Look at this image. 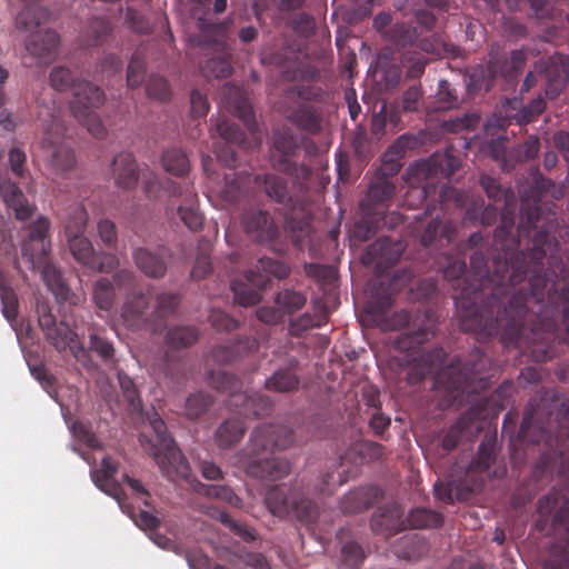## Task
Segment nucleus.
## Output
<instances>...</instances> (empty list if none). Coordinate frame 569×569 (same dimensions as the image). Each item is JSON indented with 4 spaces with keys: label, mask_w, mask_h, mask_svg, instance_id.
<instances>
[{
    "label": "nucleus",
    "mask_w": 569,
    "mask_h": 569,
    "mask_svg": "<svg viewBox=\"0 0 569 569\" xmlns=\"http://www.w3.org/2000/svg\"><path fill=\"white\" fill-rule=\"evenodd\" d=\"M487 197L503 202L505 211L493 233L491 266L481 251L465 258L443 254L440 268L452 282L457 315L465 331L483 340L496 335L533 361L545 362L569 343V267L563 263L556 236V211L542 202L552 181L541 176L523 190L518 236L515 226L516 194L499 181L481 174Z\"/></svg>",
    "instance_id": "obj_1"
},
{
    "label": "nucleus",
    "mask_w": 569,
    "mask_h": 569,
    "mask_svg": "<svg viewBox=\"0 0 569 569\" xmlns=\"http://www.w3.org/2000/svg\"><path fill=\"white\" fill-rule=\"evenodd\" d=\"M411 273L405 271V277L395 276L386 287L381 279L375 286L373 293L365 310V319L369 326L382 331L399 330L405 327L408 330L395 340V348L405 352L401 365H408L407 382L418 385L428 375H435V383L442 387L450 397L452 403L476 401L473 396L487 390L490 386L489 376L486 373L488 358L478 349H473L466 360L455 358L446 367H442L447 353L441 347L422 352L420 346L436 336L438 318L431 309L399 310L391 312L395 303V295Z\"/></svg>",
    "instance_id": "obj_2"
},
{
    "label": "nucleus",
    "mask_w": 569,
    "mask_h": 569,
    "mask_svg": "<svg viewBox=\"0 0 569 569\" xmlns=\"http://www.w3.org/2000/svg\"><path fill=\"white\" fill-rule=\"evenodd\" d=\"M545 408L530 401L527 405L518 436L511 441L512 457L518 446H543L542 458L546 467L557 468L558 473L569 478V400L561 402L552 418ZM536 527L540 531L551 530L558 542L547 561V569H569V495L552 490L537 503Z\"/></svg>",
    "instance_id": "obj_3"
},
{
    "label": "nucleus",
    "mask_w": 569,
    "mask_h": 569,
    "mask_svg": "<svg viewBox=\"0 0 569 569\" xmlns=\"http://www.w3.org/2000/svg\"><path fill=\"white\" fill-rule=\"evenodd\" d=\"M459 166L457 157L446 153L421 160L411 168V182L418 186L411 187L408 197L427 201L423 216L415 217L412 226L413 237L425 248L433 243H440V247L449 244L457 232V224L445 219L443 207L450 199H453L457 206H461L462 196L447 184H441L439 191L437 188L441 179H450Z\"/></svg>",
    "instance_id": "obj_4"
},
{
    "label": "nucleus",
    "mask_w": 569,
    "mask_h": 569,
    "mask_svg": "<svg viewBox=\"0 0 569 569\" xmlns=\"http://www.w3.org/2000/svg\"><path fill=\"white\" fill-rule=\"evenodd\" d=\"M112 280L114 289L130 291L121 307V317L129 327L148 328L156 333L166 326L167 319L180 305L178 293L161 291L153 296L154 306L149 312L150 299L147 293L134 290L137 276L132 270L119 269L113 273Z\"/></svg>",
    "instance_id": "obj_5"
},
{
    "label": "nucleus",
    "mask_w": 569,
    "mask_h": 569,
    "mask_svg": "<svg viewBox=\"0 0 569 569\" xmlns=\"http://www.w3.org/2000/svg\"><path fill=\"white\" fill-rule=\"evenodd\" d=\"M291 430L282 425L263 423L254 428L240 461L247 475L260 480L277 481L290 473V463L282 458L270 457L274 450L291 446Z\"/></svg>",
    "instance_id": "obj_6"
},
{
    "label": "nucleus",
    "mask_w": 569,
    "mask_h": 569,
    "mask_svg": "<svg viewBox=\"0 0 569 569\" xmlns=\"http://www.w3.org/2000/svg\"><path fill=\"white\" fill-rule=\"evenodd\" d=\"M50 84L57 91L72 89L73 100L70 109L73 117L96 138L107 136V129L93 111L104 102V92L87 80H77L72 71L66 67H54L50 72Z\"/></svg>",
    "instance_id": "obj_7"
},
{
    "label": "nucleus",
    "mask_w": 569,
    "mask_h": 569,
    "mask_svg": "<svg viewBox=\"0 0 569 569\" xmlns=\"http://www.w3.org/2000/svg\"><path fill=\"white\" fill-rule=\"evenodd\" d=\"M150 428L152 435L141 433L139 441L144 450L154 459L162 475L169 480L186 479L190 476V467L169 436L164 421L157 412L152 415Z\"/></svg>",
    "instance_id": "obj_8"
},
{
    "label": "nucleus",
    "mask_w": 569,
    "mask_h": 569,
    "mask_svg": "<svg viewBox=\"0 0 569 569\" xmlns=\"http://www.w3.org/2000/svg\"><path fill=\"white\" fill-rule=\"evenodd\" d=\"M253 182L271 201L282 206L291 229L299 231L307 229L310 223L307 199L309 190L300 191L293 181L292 186L289 187L283 177L273 172L256 174Z\"/></svg>",
    "instance_id": "obj_9"
},
{
    "label": "nucleus",
    "mask_w": 569,
    "mask_h": 569,
    "mask_svg": "<svg viewBox=\"0 0 569 569\" xmlns=\"http://www.w3.org/2000/svg\"><path fill=\"white\" fill-rule=\"evenodd\" d=\"M289 273L290 268L284 262L268 257L260 258L256 268L244 273V280H231L234 301L243 307L259 303L261 290L270 284L271 278L284 279Z\"/></svg>",
    "instance_id": "obj_10"
},
{
    "label": "nucleus",
    "mask_w": 569,
    "mask_h": 569,
    "mask_svg": "<svg viewBox=\"0 0 569 569\" xmlns=\"http://www.w3.org/2000/svg\"><path fill=\"white\" fill-rule=\"evenodd\" d=\"M300 144L292 134L279 132L274 136L270 157L271 167L293 179L300 191H306L310 188L312 170L309 166L298 162Z\"/></svg>",
    "instance_id": "obj_11"
},
{
    "label": "nucleus",
    "mask_w": 569,
    "mask_h": 569,
    "mask_svg": "<svg viewBox=\"0 0 569 569\" xmlns=\"http://www.w3.org/2000/svg\"><path fill=\"white\" fill-rule=\"evenodd\" d=\"M269 511L277 517L292 515L301 522L311 523L318 516V506L296 488L280 485L270 487L264 496Z\"/></svg>",
    "instance_id": "obj_12"
},
{
    "label": "nucleus",
    "mask_w": 569,
    "mask_h": 569,
    "mask_svg": "<svg viewBox=\"0 0 569 569\" xmlns=\"http://www.w3.org/2000/svg\"><path fill=\"white\" fill-rule=\"evenodd\" d=\"M506 472L505 463L498 458L497 436L487 433L467 468V477L472 482L469 490H479L486 479L501 478Z\"/></svg>",
    "instance_id": "obj_13"
},
{
    "label": "nucleus",
    "mask_w": 569,
    "mask_h": 569,
    "mask_svg": "<svg viewBox=\"0 0 569 569\" xmlns=\"http://www.w3.org/2000/svg\"><path fill=\"white\" fill-rule=\"evenodd\" d=\"M66 126L59 117H52L50 126L44 130L41 141L42 149L51 151L50 166L57 174L66 176L77 164L74 152L71 148L62 144Z\"/></svg>",
    "instance_id": "obj_14"
},
{
    "label": "nucleus",
    "mask_w": 569,
    "mask_h": 569,
    "mask_svg": "<svg viewBox=\"0 0 569 569\" xmlns=\"http://www.w3.org/2000/svg\"><path fill=\"white\" fill-rule=\"evenodd\" d=\"M39 326L44 333L47 341L60 353L69 351L74 358H81L86 351L77 332L67 322L56 321L50 311L39 315Z\"/></svg>",
    "instance_id": "obj_15"
},
{
    "label": "nucleus",
    "mask_w": 569,
    "mask_h": 569,
    "mask_svg": "<svg viewBox=\"0 0 569 569\" xmlns=\"http://www.w3.org/2000/svg\"><path fill=\"white\" fill-rule=\"evenodd\" d=\"M405 248V242L401 239L380 237L367 248L362 256V262L366 266H373L376 273L382 277L388 274V269L398 262Z\"/></svg>",
    "instance_id": "obj_16"
},
{
    "label": "nucleus",
    "mask_w": 569,
    "mask_h": 569,
    "mask_svg": "<svg viewBox=\"0 0 569 569\" xmlns=\"http://www.w3.org/2000/svg\"><path fill=\"white\" fill-rule=\"evenodd\" d=\"M535 72L546 80V96L556 99L569 82V57L556 53L541 58L535 64Z\"/></svg>",
    "instance_id": "obj_17"
},
{
    "label": "nucleus",
    "mask_w": 569,
    "mask_h": 569,
    "mask_svg": "<svg viewBox=\"0 0 569 569\" xmlns=\"http://www.w3.org/2000/svg\"><path fill=\"white\" fill-rule=\"evenodd\" d=\"M478 403L465 412L447 431L442 439V449L452 451L462 437H473L481 430L480 420L488 400L479 397Z\"/></svg>",
    "instance_id": "obj_18"
},
{
    "label": "nucleus",
    "mask_w": 569,
    "mask_h": 569,
    "mask_svg": "<svg viewBox=\"0 0 569 569\" xmlns=\"http://www.w3.org/2000/svg\"><path fill=\"white\" fill-rule=\"evenodd\" d=\"M170 197L181 200L177 208V214L182 223L191 231H198L203 226V214L199 209L197 192L191 188L183 189L174 181H168Z\"/></svg>",
    "instance_id": "obj_19"
},
{
    "label": "nucleus",
    "mask_w": 569,
    "mask_h": 569,
    "mask_svg": "<svg viewBox=\"0 0 569 569\" xmlns=\"http://www.w3.org/2000/svg\"><path fill=\"white\" fill-rule=\"evenodd\" d=\"M241 226L253 241L269 243L279 237V228L268 210H248L241 216Z\"/></svg>",
    "instance_id": "obj_20"
},
{
    "label": "nucleus",
    "mask_w": 569,
    "mask_h": 569,
    "mask_svg": "<svg viewBox=\"0 0 569 569\" xmlns=\"http://www.w3.org/2000/svg\"><path fill=\"white\" fill-rule=\"evenodd\" d=\"M216 129L226 143L223 147L216 148V154L226 167H234L237 163V154L231 144L243 147L246 143L244 132L237 123L227 119L218 120Z\"/></svg>",
    "instance_id": "obj_21"
},
{
    "label": "nucleus",
    "mask_w": 569,
    "mask_h": 569,
    "mask_svg": "<svg viewBox=\"0 0 569 569\" xmlns=\"http://www.w3.org/2000/svg\"><path fill=\"white\" fill-rule=\"evenodd\" d=\"M259 349V341L254 337L239 336L232 342L216 346L211 350V358L220 365H230L239 361Z\"/></svg>",
    "instance_id": "obj_22"
},
{
    "label": "nucleus",
    "mask_w": 569,
    "mask_h": 569,
    "mask_svg": "<svg viewBox=\"0 0 569 569\" xmlns=\"http://www.w3.org/2000/svg\"><path fill=\"white\" fill-rule=\"evenodd\" d=\"M362 211L363 217L355 223L352 230V237L361 242L373 237L381 227H392L401 221V217L396 212L386 214L383 211Z\"/></svg>",
    "instance_id": "obj_23"
},
{
    "label": "nucleus",
    "mask_w": 569,
    "mask_h": 569,
    "mask_svg": "<svg viewBox=\"0 0 569 569\" xmlns=\"http://www.w3.org/2000/svg\"><path fill=\"white\" fill-rule=\"evenodd\" d=\"M0 193L7 207L14 211L16 219L26 221L34 213L36 204L27 199L16 182L2 180L0 182Z\"/></svg>",
    "instance_id": "obj_24"
},
{
    "label": "nucleus",
    "mask_w": 569,
    "mask_h": 569,
    "mask_svg": "<svg viewBox=\"0 0 569 569\" xmlns=\"http://www.w3.org/2000/svg\"><path fill=\"white\" fill-rule=\"evenodd\" d=\"M403 510L397 503H389L379 508L371 518V529L376 533L393 535L407 529L402 519Z\"/></svg>",
    "instance_id": "obj_25"
},
{
    "label": "nucleus",
    "mask_w": 569,
    "mask_h": 569,
    "mask_svg": "<svg viewBox=\"0 0 569 569\" xmlns=\"http://www.w3.org/2000/svg\"><path fill=\"white\" fill-rule=\"evenodd\" d=\"M381 497L382 491L377 486H362L345 495L340 508L347 515L359 513L371 508Z\"/></svg>",
    "instance_id": "obj_26"
},
{
    "label": "nucleus",
    "mask_w": 569,
    "mask_h": 569,
    "mask_svg": "<svg viewBox=\"0 0 569 569\" xmlns=\"http://www.w3.org/2000/svg\"><path fill=\"white\" fill-rule=\"evenodd\" d=\"M132 259L137 268L149 278L161 279L167 272L164 248L157 251L143 247L136 248L132 251Z\"/></svg>",
    "instance_id": "obj_27"
},
{
    "label": "nucleus",
    "mask_w": 569,
    "mask_h": 569,
    "mask_svg": "<svg viewBox=\"0 0 569 569\" xmlns=\"http://www.w3.org/2000/svg\"><path fill=\"white\" fill-rule=\"evenodd\" d=\"M230 409L244 418H261L271 412L272 401L269 397L260 393L248 395L241 391L234 395Z\"/></svg>",
    "instance_id": "obj_28"
},
{
    "label": "nucleus",
    "mask_w": 569,
    "mask_h": 569,
    "mask_svg": "<svg viewBox=\"0 0 569 569\" xmlns=\"http://www.w3.org/2000/svg\"><path fill=\"white\" fill-rule=\"evenodd\" d=\"M396 186L387 177H375L369 184L367 196L360 201L362 210L379 211L386 208L395 194Z\"/></svg>",
    "instance_id": "obj_29"
},
{
    "label": "nucleus",
    "mask_w": 569,
    "mask_h": 569,
    "mask_svg": "<svg viewBox=\"0 0 569 569\" xmlns=\"http://www.w3.org/2000/svg\"><path fill=\"white\" fill-rule=\"evenodd\" d=\"M222 96L229 110L243 121L249 130H253L256 127L254 116L246 92L237 86L226 84Z\"/></svg>",
    "instance_id": "obj_30"
},
{
    "label": "nucleus",
    "mask_w": 569,
    "mask_h": 569,
    "mask_svg": "<svg viewBox=\"0 0 569 569\" xmlns=\"http://www.w3.org/2000/svg\"><path fill=\"white\" fill-rule=\"evenodd\" d=\"M116 184L124 190L134 189L139 180V169L130 152L118 153L112 161Z\"/></svg>",
    "instance_id": "obj_31"
},
{
    "label": "nucleus",
    "mask_w": 569,
    "mask_h": 569,
    "mask_svg": "<svg viewBox=\"0 0 569 569\" xmlns=\"http://www.w3.org/2000/svg\"><path fill=\"white\" fill-rule=\"evenodd\" d=\"M117 471L118 462L111 457H104L101 461V468L94 470L91 473V478L99 489L109 496L119 499L122 489L114 480Z\"/></svg>",
    "instance_id": "obj_32"
},
{
    "label": "nucleus",
    "mask_w": 569,
    "mask_h": 569,
    "mask_svg": "<svg viewBox=\"0 0 569 569\" xmlns=\"http://www.w3.org/2000/svg\"><path fill=\"white\" fill-rule=\"evenodd\" d=\"M60 42L58 32L52 29L37 31L26 41L27 51L38 58H50Z\"/></svg>",
    "instance_id": "obj_33"
},
{
    "label": "nucleus",
    "mask_w": 569,
    "mask_h": 569,
    "mask_svg": "<svg viewBox=\"0 0 569 569\" xmlns=\"http://www.w3.org/2000/svg\"><path fill=\"white\" fill-rule=\"evenodd\" d=\"M249 184V176L237 172L227 173L224 176V186L220 191V196L227 203H240L248 193Z\"/></svg>",
    "instance_id": "obj_34"
},
{
    "label": "nucleus",
    "mask_w": 569,
    "mask_h": 569,
    "mask_svg": "<svg viewBox=\"0 0 569 569\" xmlns=\"http://www.w3.org/2000/svg\"><path fill=\"white\" fill-rule=\"evenodd\" d=\"M288 119L308 133L315 134L321 130L322 119L311 104L300 103L288 114Z\"/></svg>",
    "instance_id": "obj_35"
},
{
    "label": "nucleus",
    "mask_w": 569,
    "mask_h": 569,
    "mask_svg": "<svg viewBox=\"0 0 569 569\" xmlns=\"http://www.w3.org/2000/svg\"><path fill=\"white\" fill-rule=\"evenodd\" d=\"M50 20V12L41 6H28L23 8L16 18V26L19 30L36 33V29Z\"/></svg>",
    "instance_id": "obj_36"
},
{
    "label": "nucleus",
    "mask_w": 569,
    "mask_h": 569,
    "mask_svg": "<svg viewBox=\"0 0 569 569\" xmlns=\"http://www.w3.org/2000/svg\"><path fill=\"white\" fill-rule=\"evenodd\" d=\"M208 383L217 391L229 395V408L232 407L234 395L242 391L241 380L237 376L223 370L210 371L208 373Z\"/></svg>",
    "instance_id": "obj_37"
},
{
    "label": "nucleus",
    "mask_w": 569,
    "mask_h": 569,
    "mask_svg": "<svg viewBox=\"0 0 569 569\" xmlns=\"http://www.w3.org/2000/svg\"><path fill=\"white\" fill-rule=\"evenodd\" d=\"M328 322L326 307H320L315 313L305 312L289 323V332L293 337H301L308 330L319 328Z\"/></svg>",
    "instance_id": "obj_38"
},
{
    "label": "nucleus",
    "mask_w": 569,
    "mask_h": 569,
    "mask_svg": "<svg viewBox=\"0 0 569 569\" xmlns=\"http://www.w3.org/2000/svg\"><path fill=\"white\" fill-rule=\"evenodd\" d=\"M247 430L240 419H228L223 421L216 431V442L220 448H230L237 445Z\"/></svg>",
    "instance_id": "obj_39"
},
{
    "label": "nucleus",
    "mask_w": 569,
    "mask_h": 569,
    "mask_svg": "<svg viewBox=\"0 0 569 569\" xmlns=\"http://www.w3.org/2000/svg\"><path fill=\"white\" fill-rule=\"evenodd\" d=\"M199 336V330L194 326H176L167 331L164 342L169 349L179 350L196 343Z\"/></svg>",
    "instance_id": "obj_40"
},
{
    "label": "nucleus",
    "mask_w": 569,
    "mask_h": 569,
    "mask_svg": "<svg viewBox=\"0 0 569 569\" xmlns=\"http://www.w3.org/2000/svg\"><path fill=\"white\" fill-rule=\"evenodd\" d=\"M405 520L407 529H432L443 523L442 515L428 508L412 509Z\"/></svg>",
    "instance_id": "obj_41"
},
{
    "label": "nucleus",
    "mask_w": 569,
    "mask_h": 569,
    "mask_svg": "<svg viewBox=\"0 0 569 569\" xmlns=\"http://www.w3.org/2000/svg\"><path fill=\"white\" fill-rule=\"evenodd\" d=\"M36 270L41 271L48 289L58 299L66 300L68 298L69 288L64 283L61 272L50 262V260L37 266Z\"/></svg>",
    "instance_id": "obj_42"
},
{
    "label": "nucleus",
    "mask_w": 569,
    "mask_h": 569,
    "mask_svg": "<svg viewBox=\"0 0 569 569\" xmlns=\"http://www.w3.org/2000/svg\"><path fill=\"white\" fill-rule=\"evenodd\" d=\"M0 300L2 313L7 320L13 321L18 316L19 301L18 296L11 287L10 278L0 268Z\"/></svg>",
    "instance_id": "obj_43"
},
{
    "label": "nucleus",
    "mask_w": 569,
    "mask_h": 569,
    "mask_svg": "<svg viewBox=\"0 0 569 569\" xmlns=\"http://www.w3.org/2000/svg\"><path fill=\"white\" fill-rule=\"evenodd\" d=\"M200 70L206 78L223 79L229 77L232 72L230 54L221 51L218 56L207 59L200 66Z\"/></svg>",
    "instance_id": "obj_44"
},
{
    "label": "nucleus",
    "mask_w": 569,
    "mask_h": 569,
    "mask_svg": "<svg viewBox=\"0 0 569 569\" xmlns=\"http://www.w3.org/2000/svg\"><path fill=\"white\" fill-rule=\"evenodd\" d=\"M299 383L300 379L296 372L280 368L266 380L264 387L270 391L291 392L298 389Z\"/></svg>",
    "instance_id": "obj_45"
},
{
    "label": "nucleus",
    "mask_w": 569,
    "mask_h": 569,
    "mask_svg": "<svg viewBox=\"0 0 569 569\" xmlns=\"http://www.w3.org/2000/svg\"><path fill=\"white\" fill-rule=\"evenodd\" d=\"M112 32L111 23L106 18L94 17L87 27L84 42L88 47H99L107 41Z\"/></svg>",
    "instance_id": "obj_46"
},
{
    "label": "nucleus",
    "mask_w": 569,
    "mask_h": 569,
    "mask_svg": "<svg viewBox=\"0 0 569 569\" xmlns=\"http://www.w3.org/2000/svg\"><path fill=\"white\" fill-rule=\"evenodd\" d=\"M163 169L173 176H183L190 169L189 158L178 148L168 149L161 158Z\"/></svg>",
    "instance_id": "obj_47"
},
{
    "label": "nucleus",
    "mask_w": 569,
    "mask_h": 569,
    "mask_svg": "<svg viewBox=\"0 0 569 569\" xmlns=\"http://www.w3.org/2000/svg\"><path fill=\"white\" fill-rule=\"evenodd\" d=\"M50 247V241L23 240L21 246L22 257L26 258L31 263V268L36 270L37 266L49 260Z\"/></svg>",
    "instance_id": "obj_48"
},
{
    "label": "nucleus",
    "mask_w": 569,
    "mask_h": 569,
    "mask_svg": "<svg viewBox=\"0 0 569 569\" xmlns=\"http://www.w3.org/2000/svg\"><path fill=\"white\" fill-rule=\"evenodd\" d=\"M417 27L401 22L395 23L388 31V39L398 48H406L419 41Z\"/></svg>",
    "instance_id": "obj_49"
},
{
    "label": "nucleus",
    "mask_w": 569,
    "mask_h": 569,
    "mask_svg": "<svg viewBox=\"0 0 569 569\" xmlns=\"http://www.w3.org/2000/svg\"><path fill=\"white\" fill-rule=\"evenodd\" d=\"M88 222V212L80 203H76L68 209L66 216V236L67 238L83 234Z\"/></svg>",
    "instance_id": "obj_50"
},
{
    "label": "nucleus",
    "mask_w": 569,
    "mask_h": 569,
    "mask_svg": "<svg viewBox=\"0 0 569 569\" xmlns=\"http://www.w3.org/2000/svg\"><path fill=\"white\" fill-rule=\"evenodd\" d=\"M93 302L98 309L109 311L116 301V289L108 278H100L93 286Z\"/></svg>",
    "instance_id": "obj_51"
},
{
    "label": "nucleus",
    "mask_w": 569,
    "mask_h": 569,
    "mask_svg": "<svg viewBox=\"0 0 569 569\" xmlns=\"http://www.w3.org/2000/svg\"><path fill=\"white\" fill-rule=\"evenodd\" d=\"M274 302L283 315H292L306 306L307 297L300 291L283 289L277 293Z\"/></svg>",
    "instance_id": "obj_52"
},
{
    "label": "nucleus",
    "mask_w": 569,
    "mask_h": 569,
    "mask_svg": "<svg viewBox=\"0 0 569 569\" xmlns=\"http://www.w3.org/2000/svg\"><path fill=\"white\" fill-rule=\"evenodd\" d=\"M70 251L82 266L89 267L94 260L96 251L91 241L83 234L68 238Z\"/></svg>",
    "instance_id": "obj_53"
},
{
    "label": "nucleus",
    "mask_w": 569,
    "mask_h": 569,
    "mask_svg": "<svg viewBox=\"0 0 569 569\" xmlns=\"http://www.w3.org/2000/svg\"><path fill=\"white\" fill-rule=\"evenodd\" d=\"M198 492L203 493L208 498H214L227 502L231 507L241 508L242 499L233 492V490L228 486L221 485H199Z\"/></svg>",
    "instance_id": "obj_54"
},
{
    "label": "nucleus",
    "mask_w": 569,
    "mask_h": 569,
    "mask_svg": "<svg viewBox=\"0 0 569 569\" xmlns=\"http://www.w3.org/2000/svg\"><path fill=\"white\" fill-rule=\"evenodd\" d=\"M213 403V398L206 392L198 391L190 395L186 400V416L189 419H198L202 416Z\"/></svg>",
    "instance_id": "obj_55"
},
{
    "label": "nucleus",
    "mask_w": 569,
    "mask_h": 569,
    "mask_svg": "<svg viewBox=\"0 0 569 569\" xmlns=\"http://www.w3.org/2000/svg\"><path fill=\"white\" fill-rule=\"evenodd\" d=\"M118 382L121 388L122 395L132 411H140L142 409V401L140 392L136 382L123 371H118Z\"/></svg>",
    "instance_id": "obj_56"
},
{
    "label": "nucleus",
    "mask_w": 569,
    "mask_h": 569,
    "mask_svg": "<svg viewBox=\"0 0 569 569\" xmlns=\"http://www.w3.org/2000/svg\"><path fill=\"white\" fill-rule=\"evenodd\" d=\"M142 189L147 198L157 200L161 191L164 190L170 196L168 181L171 179L160 180L156 172L151 170L141 171Z\"/></svg>",
    "instance_id": "obj_57"
},
{
    "label": "nucleus",
    "mask_w": 569,
    "mask_h": 569,
    "mask_svg": "<svg viewBox=\"0 0 569 569\" xmlns=\"http://www.w3.org/2000/svg\"><path fill=\"white\" fill-rule=\"evenodd\" d=\"M219 521L228 527L234 535L239 536L246 542H252L257 540L258 535L256 530L247 523L237 521L230 517L226 511H219Z\"/></svg>",
    "instance_id": "obj_58"
},
{
    "label": "nucleus",
    "mask_w": 569,
    "mask_h": 569,
    "mask_svg": "<svg viewBox=\"0 0 569 569\" xmlns=\"http://www.w3.org/2000/svg\"><path fill=\"white\" fill-rule=\"evenodd\" d=\"M161 370L164 377L173 385L180 386L187 380V376L180 360L173 359L169 350L163 355Z\"/></svg>",
    "instance_id": "obj_59"
},
{
    "label": "nucleus",
    "mask_w": 569,
    "mask_h": 569,
    "mask_svg": "<svg viewBox=\"0 0 569 569\" xmlns=\"http://www.w3.org/2000/svg\"><path fill=\"white\" fill-rule=\"evenodd\" d=\"M366 553L362 547L355 541H347L341 548V559L350 569H358L363 562Z\"/></svg>",
    "instance_id": "obj_60"
},
{
    "label": "nucleus",
    "mask_w": 569,
    "mask_h": 569,
    "mask_svg": "<svg viewBox=\"0 0 569 569\" xmlns=\"http://www.w3.org/2000/svg\"><path fill=\"white\" fill-rule=\"evenodd\" d=\"M146 91L149 98L159 100V101H167L171 97V90L168 81L160 76H150L147 84H146Z\"/></svg>",
    "instance_id": "obj_61"
},
{
    "label": "nucleus",
    "mask_w": 569,
    "mask_h": 569,
    "mask_svg": "<svg viewBox=\"0 0 569 569\" xmlns=\"http://www.w3.org/2000/svg\"><path fill=\"white\" fill-rule=\"evenodd\" d=\"M146 61L138 53H134L128 64L127 84L129 88L139 87L144 78Z\"/></svg>",
    "instance_id": "obj_62"
},
{
    "label": "nucleus",
    "mask_w": 569,
    "mask_h": 569,
    "mask_svg": "<svg viewBox=\"0 0 569 569\" xmlns=\"http://www.w3.org/2000/svg\"><path fill=\"white\" fill-rule=\"evenodd\" d=\"M401 62L407 69V77L410 79H417L425 72L428 61L420 53L408 51L403 53Z\"/></svg>",
    "instance_id": "obj_63"
},
{
    "label": "nucleus",
    "mask_w": 569,
    "mask_h": 569,
    "mask_svg": "<svg viewBox=\"0 0 569 569\" xmlns=\"http://www.w3.org/2000/svg\"><path fill=\"white\" fill-rule=\"evenodd\" d=\"M209 321L212 328L219 332H231L239 327L237 319L220 309H212L210 311Z\"/></svg>",
    "instance_id": "obj_64"
}]
</instances>
